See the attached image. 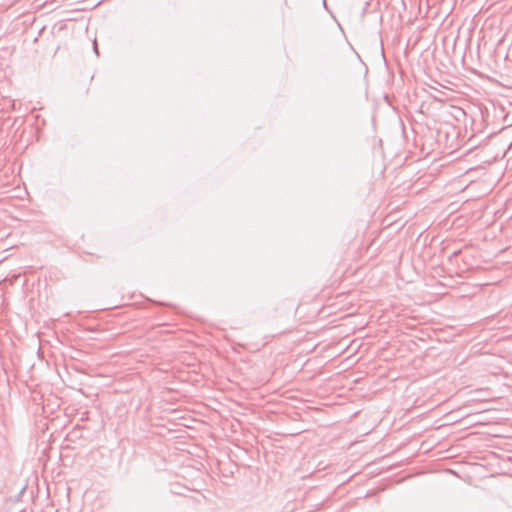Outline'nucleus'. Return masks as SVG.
I'll use <instances>...</instances> for the list:
<instances>
[{
  "instance_id": "f03ea898",
  "label": "nucleus",
  "mask_w": 512,
  "mask_h": 512,
  "mask_svg": "<svg viewBox=\"0 0 512 512\" xmlns=\"http://www.w3.org/2000/svg\"><path fill=\"white\" fill-rule=\"evenodd\" d=\"M323 7L327 10V4H326V0H323Z\"/></svg>"
},
{
  "instance_id": "f257e3e1",
  "label": "nucleus",
  "mask_w": 512,
  "mask_h": 512,
  "mask_svg": "<svg viewBox=\"0 0 512 512\" xmlns=\"http://www.w3.org/2000/svg\"><path fill=\"white\" fill-rule=\"evenodd\" d=\"M93 49H94V52H95L97 55H99V52H98V46H97V42H96V40H95V41H94V43H93Z\"/></svg>"
}]
</instances>
